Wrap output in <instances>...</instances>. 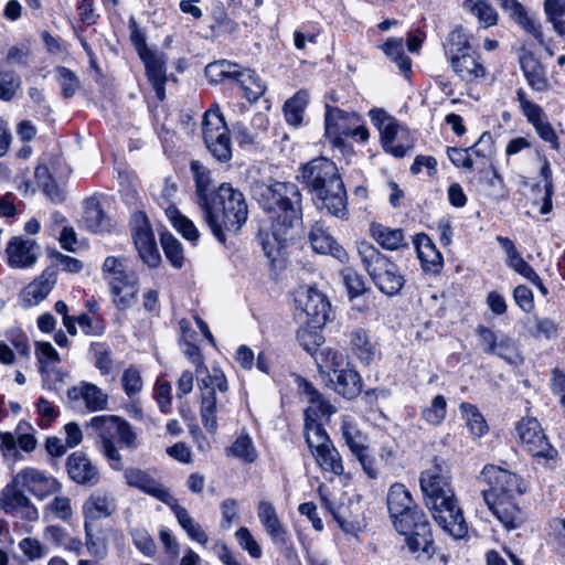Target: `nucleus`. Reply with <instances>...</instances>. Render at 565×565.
Here are the masks:
<instances>
[{"instance_id":"nucleus-53","label":"nucleus","mask_w":565,"mask_h":565,"mask_svg":"<svg viewBox=\"0 0 565 565\" xmlns=\"http://www.w3.org/2000/svg\"><path fill=\"white\" fill-rule=\"evenodd\" d=\"M384 53L391 57L402 72H408L412 66V62L404 53V41L399 39H388L383 45Z\"/></svg>"},{"instance_id":"nucleus-45","label":"nucleus","mask_w":565,"mask_h":565,"mask_svg":"<svg viewBox=\"0 0 565 565\" xmlns=\"http://www.w3.org/2000/svg\"><path fill=\"white\" fill-rule=\"evenodd\" d=\"M238 64L226 60L210 63L205 67V76L212 84H218L224 81H234Z\"/></svg>"},{"instance_id":"nucleus-1","label":"nucleus","mask_w":565,"mask_h":565,"mask_svg":"<svg viewBox=\"0 0 565 565\" xmlns=\"http://www.w3.org/2000/svg\"><path fill=\"white\" fill-rule=\"evenodd\" d=\"M196 203L213 235L225 243V232H238L247 221L244 195L230 183L216 185L212 179H195Z\"/></svg>"},{"instance_id":"nucleus-2","label":"nucleus","mask_w":565,"mask_h":565,"mask_svg":"<svg viewBox=\"0 0 565 565\" xmlns=\"http://www.w3.org/2000/svg\"><path fill=\"white\" fill-rule=\"evenodd\" d=\"M419 483L425 504L436 523L451 537H465L468 525L450 486L449 476L436 465L422 472Z\"/></svg>"},{"instance_id":"nucleus-61","label":"nucleus","mask_w":565,"mask_h":565,"mask_svg":"<svg viewBox=\"0 0 565 565\" xmlns=\"http://www.w3.org/2000/svg\"><path fill=\"white\" fill-rule=\"evenodd\" d=\"M44 514H52L62 521L71 520L73 515L71 499L65 495H55L44 508Z\"/></svg>"},{"instance_id":"nucleus-60","label":"nucleus","mask_w":565,"mask_h":565,"mask_svg":"<svg viewBox=\"0 0 565 565\" xmlns=\"http://www.w3.org/2000/svg\"><path fill=\"white\" fill-rule=\"evenodd\" d=\"M447 402L443 395H437L430 405L422 412V418L430 425H439L446 417Z\"/></svg>"},{"instance_id":"nucleus-10","label":"nucleus","mask_w":565,"mask_h":565,"mask_svg":"<svg viewBox=\"0 0 565 565\" xmlns=\"http://www.w3.org/2000/svg\"><path fill=\"white\" fill-rule=\"evenodd\" d=\"M522 448L540 465L557 459V450L550 444L536 418H521L515 427Z\"/></svg>"},{"instance_id":"nucleus-39","label":"nucleus","mask_w":565,"mask_h":565,"mask_svg":"<svg viewBox=\"0 0 565 565\" xmlns=\"http://www.w3.org/2000/svg\"><path fill=\"white\" fill-rule=\"evenodd\" d=\"M84 223L86 228L93 233L110 232L113 227L111 220L105 214L95 200L86 202Z\"/></svg>"},{"instance_id":"nucleus-57","label":"nucleus","mask_w":565,"mask_h":565,"mask_svg":"<svg viewBox=\"0 0 565 565\" xmlns=\"http://www.w3.org/2000/svg\"><path fill=\"white\" fill-rule=\"evenodd\" d=\"M445 47L450 58L469 52L468 35L462 26H457L449 33Z\"/></svg>"},{"instance_id":"nucleus-62","label":"nucleus","mask_w":565,"mask_h":565,"mask_svg":"<svg viewBox=\"0 0 565 565\" xmlns=\"http://www.w3.org/2000/svg\"><path fill=\"white\" fill-rule=\"evenodd\" d=\"M200 382V388L203 392L213 391L217 388L220 392L227 391V381L223 372L218 369H213L212 373L203 372L201 376H196Z\"/></svg>"},{"instance_id":"nucleus-34","label":"nucleus","mask_w":565,"mask_h":565,"mask_svg":"<svg viewBox=\"0 0 565 565\" xmlns=\"http://www.w3.org/2000/svg\"><path fill=\"white\" fill-rule=\"evenodd\" d=\"M370 234L382 248L387 250H397L407 246L404 232L401 228H391L380 223H372Z\"/></svg>"},{"instance_id":"nucleus-40","label":"nucleus","mask_w":565,"mask_h":565,"mask_svg":"<svg viewBox=\"0 0 565 565\" xmlns=\"http://www.w3.org/2000/svg\"><path fill=\"white\" fill-rule=\"evenodd\" d=\"M350 343L352 352L362 363L369 364L374 360L376 354V347L370 340L365 330H353L350 337Z\"/></svg>"},{"instance_id":"nucleus-15","label":"nucleus","mask_w":565,"mask_h":565,"mask_svg":"<svg viewBox=\"0 0 565 565\" xmlns=\"http://www.w3.org/2000/svg\"><path fill=\"white\" fill-rule=\"evenodd\" d=\"M296 302L301 313L305 315L303 322L312 328H320L329 319L330 302L327 297L313 287H306L297 292Z\"/></svg>"},{"instance_id":"nucleus-47","label":"nucleus","mask_w":565,"mask_h":565,"mask_svg":"<svg viewBox=\"0 0 565 565\" xmlns=\"http://www.w3.org/2000/svg\"><path fill=\"white\" fill-rule=\"evenodd\" d=\"M318 491L324 507L332 514L342 531L345 533H354L358 529V523L347 515L345 510L342 507H335L333 504V502L328 498L323 487H319Z\"/></svg>"},{"instance_id":"nucleus-22","label":"nucleus","mask_w":565,"mask_h":565,"mask_svg":"<svg viewBox=\"0 0 565 565\" xmlns=\"http://www.w3.org/2000/svg\"><path fill=\"white\" fill-rule=\"evenodd\" d=\"M308 241L316 253L329 254L341 263L349 259L345 249L334 241L322 221H317L311 225Z\"/></svg>"},{"instance_id":"nucleus-58","label":"nucleus","mask_w":565,"mask_h":565,"mask_svg":"<svg viewBox=\"0 0 565 565\" xmlns=\"http://www.w3.org/2000/svg\"><path fill=\"white\" fill-rule=\"evenodd\" d=\"M228 452L246 462H253L257 458V451L248 435H241L230 447Z\"/></svg>"},{"instance_id":"nucleus-56","label":"nucleus","mask_w":565,"mask_h":565,"mask_svg":"<svg viewBox=\"0 0 565 565\" xmlns=\"http://www.w3.org/2000/svg\"><path fill=\"white\" fill-rule=\"evenodd\" d=\"M486 141H491V135L489 132H483L479 140L470 149L448 148V158L456 167L470 168L472 166V160L469 151L478 153L476 148Z\"/></svg>"},{"instance_id":"nucleus-59","label":"nucleus","mask_w":565,"mask_h":565,"mask_svg":"<svg viewBox=\"0 0 565 565\" xmlns=\"http://www.w3.org/2000/svg\"><path fill=\"white\" fill-rule=\"evenodd\" d=\"M161 245L172 266L175 268L182 267L184 257L181 243L173 235L164 233L161 235Z\"/></svg>"},{"instance_id":"nucleus-64","label":"nucleus","mask_w":565,"mask_h":565,"mask_svg":"<svg viewBox=\"0 0 565 565\" xmlns=\"http://www.w3.org/2000/svg\"><path fill=\"white\" fill-rule=\"evenodd\" d=\"M19 550L31 562L43 558L49 554V548L35 537H24L19 544Z\"/></svg>"},{"instance_id":"nucleus-44","label":"nucleus","mask_w":565,"mask_h":565,"mask_svg":"<svg viewBox=\"0 0 565 565\" xmlns=\"http://www.w3.org/2000/svg\"><path fill=\"white\" fill-rule=\"evenodd\" d=\"M459 408L472 436L481 437L488 431L487 422L475 405L463 402Z\"/></svg>"},{"instance_id":"nucleus-28","label":"nucleus","mask_w":565,"mask_h":565,"mask_svg":"<svg viewBox=\"0 0 565 565\" xmlns=\"http://www.w3.org/2000/svg\"><path fill=\"white\" fill-rule=\"evenodd\" d=\"M66 470L68 477L78 484L93 486L99 480L97 467L81 451H75L67 457Z\"/></svg>"},{"instance_id":"nucleus-13","label":"nucleus","mask_w":565,"mask_h":565,"mask_svg":"<svg viewBox=\"0 0 565 565\" xmlns=\"http://www.w3.org/2000/svg\"><path fill=\"white\" fill-rule=\"evenodd\" d=\"M267 213L269 214L270 232L275 244L265 239L262 245L265 255L274 259L275 252L282 247L289 236L291 237L292 230L301 224V209L300 204H295Z\"/></svg>"},{"instance_id":"nucleus-6","label":"nucleus","mask_w":565,"mask_h":565,"mask_svg":"<svg viewBox=\"0 0 565 565\" xmlns=\"http://www.w3.org/2000/svg\"><path fill=\"white\" fill-rule=\"evenodd\" d=\"M358 253L373 282L383 294L395 296L401 291L405 279L393 262L367 242L359 243Z\"/></svg>"},{"instance_id":"nucleus-29","label":"nucleus","mask_w":565,"mask_h":565,"mask_svg":"<svg viewBox=\"0 0 565 565\" xmlns=\"http://www.w3.org/2000/svg\"><path fill=\"white\" fill-rule=\"evenodd\" d=\"M115 498L103 490L94 491L83 504L84 524L110 516L116 511Z\"/></svg>"},{"instance_id":"nucleus-43","label":"nucleus","mask_w":565,"mask_h":565,"mask_svg":"<svg viewBox=\"0 0 565 565\" xmlns=\"http://www.w3.org/2000/svg\"><path fill=\"white\" fill-rule=\"evenodd\" d=\"M317 463L324 471H330L335 476H341L344 471L342 459L333 444L322 448L313 454Z\"/></svg>"},{"instance_id":"nucleus-49","label":"nucleus","mask_w":565,"mask_h":565,"mask_svg":"<svg viewBox=\"0 0 565 565\" xmlns=\"http://www.w3.org/2000/svg\"><path fill=\"white\" fill-rule=\"evenodd\" d=\"M302 177H340L338 168L326 157H318L302 166Z\"/></svg>"},{"instance_id":"nucleus-21","label":"nucleus","mask_w":565,"mask_h":565,"mask_svg":"<svg viewBox=\"0 0 565 565\" xmlns=\"http://www.w3.org/2000/svg\"><path fill=\"white\" fill-rule=\"evenodd\" d=\"M6 253L10 267L25 269L36 264L40 246L35 239L14 236L8 242Z\"/></svg>"},{"instance_id":"nucleus-25","label":"nucleus","mask_w":565,"mask_h":565,"mask_svg":"<svg viewBox=\"0 0 565 565\" xmlns=\"http://www.w3.org/2000/svg\"><path fill=\"white\" fill-rule=\"evenodd\" d=\"M57 281V269L46 267L40 276L31 281L22 292V301L25 307H32L43 301L52 291Z\"/></svg>"},{"instance_id":"nucleus-18","label":"nucleus","mask_w":565,"mask_h":565,"mask_svg":"<svg viewBox=\"0 0 565 565\" xmlns=\"http://www.w3.org/2000/svg\"><path fill=\"white\" fill-rule=\"evenodd\" d=\"M132 238L142 263L151 268L158 267L161 263V256L150 224L143 214L137 215L135 218Z\"/></svg>"},{"instance_id":"nucleus-9","label":"nucleus","mask_w":565,"mask_h":565,"mask_svg":"<svg viewBox=\"0 0 565 565\" xmlns=\"http://www.w3.org/2000/svg\"><path fill=\"white\" fill-rule=\"evenodd\" d=\"M252 194L264 211L270 212L289 205L300 204L298 186L289 181L265 182L258 179L252 184Z\"/></svg>"},{"instance_id":"nucleus-52","label":"nucleus","mask_w":565,"mask_h":565,"mask_svg":"<svg viewBox=\"0 0 565 565\" xmlns=\"http://www.w3.org/2000/svg\"><path fill=\"white\" fill-rule=\"evenodd\" d=\"M306 427V441L311 449L312 455L322 448L332 444L324 428L313 422L305 424Z\"/></svg>"},{"instance_id":"nucleus-23","label":"nucleus","mask_w":565,"mask_h":565,"mask_svg":"<svg viewBox=\"0 0 565 565\" xmlns=\"http://www.w3.org/2000/svg\"><path fill=\"white\" fill-rule=\"evenodd\" d=\"M124 476L130 487L143 491L164 504L173 503L174 497L170 491L154 480L148 472L137 468H129L125 471Z\"/></svg>"},{"instance_id":"nucleus-12","label":"nucleus","mask_w":565,"mask_h":565,"mask_svg":"<svg viewBox=\"0 0 565 565\" xmlns=\"http://www.w3.org/2000/svg\"><path fill=\"white\" fill-rule=\"evenodd\" d=\"M305 180L319 209H326L331 215L338 217L347 214V191L342 179Z\"/></svg>"},{"instance_id":"nucleus-24","label":"nucleus","mask_w":565,"mask_h":565,"mask_svg":"<svg viewBox=\"0 0 565 565\" xmlns=\"http://www.w3.org/2000/svg\"><path fill=\"white\" fill-rule=\"evenodd\" d=\"M298 390L309 403L305 411L306 423H318L321 417H329L335 412V408L323 398V396L315 388V386L302 377H298Z\"/></svg>"},{"instance_id":"nucleus-11","label":"nucleus","mask_w":565,"mask_h":565,"mask_svg":"<svg viewBox=\"0 0 565 565\" xmlns=\"http://www.w3.org/2000/svg\"><path fill=\"white\" fill-rule=\"evenodd\" d=\"M202 136L206 148L216 160L226 162L232 158L230 130L218 108L205 111L202 121Z\"/></svg>"},{"instance_id":"nucleus-35","label":"nucleus","mask_w":565,"mask_h":565,"mask_svg":"<svg viewBox=\"0 0 565 565\" xmlns=\"http://www.w3.org/2000/svg\"><path fill=\"white\" fill-rule=\"evenodd\" d=\"M174 513L179 525L186 532L189 537L199 544L205 545L209 536L201 525L190 515L189 511L178 503L173 498V503L167 504Z\"/></svg>"},{"instance_id":"nucleus-26","label":"nucleus","mask_w":565,"mask_h":565,"mask_svg":"<svg viewBox=\"0 0 565 565\" xmlns=\"http://www.w3.org/2000/svg\"><path fill=\"white\" fill-rule=\"evenodd\" d=\"M40 188L49 201L54 204L63 203L67 196V184L65 179H26L19 190L24 195H33Z\"/></svg>"},{"instance_id":"nucleus-42","label":"nucleus","mask_w":565,"mask_h":565,"mask_svg":"<svg viewBox=\"0 0 565 565\" xmlns=\"http://www.w3.org/2000/svg\"><path fill=\"white\" fill-rule=\"evenodd\" d=\"M543 10L554 32L565 38V0H544Z\"/></svg>"},{"instance_id":"nucleus-32","label":"nucleus","mask_w":565,"mask_h":565,"mask_svg":"<svg viewBox=\"0 0 565 565\" xmlns=\"http://www.w3.org/2000/svg\"><path fill=\"white\" fill-rule=\"evenodd\" d=\"M333 388L343 397L353 398L362 391V380L360 374L350 367L333 369V375L330 376Z\"/></svg>"},{"instance_id":"nucleus-14","label":"nucleus","mask_w":565,"mask_h":565,"mask_svg":"<svg viewBox=\"0 0 565 565\" xmlns=\"http://www.w3.org/2000/svg\"><path fill=\"white\" fill-rule=\"evenodd\" d=\"M386 501L396 531H407L411 522L425 516L403 483L396 482L390 487Z\"/></svg>"},{"instance_id":"nucleus-30","label":"nucleus","mask_w":565,"mask_h":565,"mask_svg":"<svg viewBox=\"0 0 565 565\" xmlns=\"http://www.w3.org/2000/svg\"><path fill=\"white\" fill-rule=\"evenodd\" d=\"M413 243L423 269L425 271L438 273L443 267V255L436 248L430 237L425 233H420L414 236Z\"/></svg>"},{"instance_id":"nucleus-20","label":"nucleus","mask_w":565,"mask_h":565,"mask_svg":"<svg viewBox=\"0 0 565 565\" xmlns=\"http://www.w3.org/2000/svg\"><path fill=\"white\" fill-rule=\"evenodd\" d=\"M138 54L145 64L146 74L157 97L166 98L167 57L163 53L149 49L146 44L138 46Z\"/></svg>"},{"instance_id":"nucleus-16","label":"nucleus","mask_w":565,"mask_h":565,"mask_svg":"<svg viewBox=\"0 0 565 565\" xmlns=\"http://www.w3.org/2000/svg\"><path fill=\"white\" fill-rule=\"evenodd\" d=\"M23 490L21 484H15V477L13 476L11 482L0 493V510L30 522L36 521L39 511Z\"/></svg>"},{"instance_id":"nucleus-48","label":"nucleus","mask_w":565,"mask_h":565,"mask_svg":"<svg viewBox=\"0 0 565 565\" xmlns=\"http://www.w3.org/2000/svg\"><path fill=\"white\" fill-rule=\"evenodd\" d=\"M307 103L308 97L303 92H298L285 103L284 113L288 124L298 126L302 121Z\"/></svg>"},{"instance_id":"nucleus-51","label":"nucleus","mask_w":565,"mask_h":565,"mask_svg":"<svg viewBox=\"0 0 565 565\" xmlns=\"http://www.w3.org/2000/svg\"><path fill=\"white\" fill-rule=\"evenodd\" d=\"M25 429L33 430L26 423H20L17 427V431L12 433L14 441V450L10 451L7 457H17L18 447L25 451L31 452L35 449L38 441L32 433L25 431Z\"/></svg>"},{"instance_id":"nucleus-7","label":"nucleus","mask_w":565,"mask_h":565,"mask_svg":"<svg viewBox=\"0 0 565 565\" xmlns=\"http://www.w3.org/2000/svg\"><path fill=\"white\" fill-rule=\"evenodd\" d=\"M326 136L334 147L347 150L344 138L352 137L361 142L369 139V130L362 124L361 117L354 111H345L327 105L324 116ZM348 150H351L348 147Z\"/></svg>"},{"instance_id":"nucleus-37","label":"nucleus","mask_w":565,"mask_h":565,"mask_svg":"<svg viewBox=\"0 0 565 565\" xmlns=\"http://www.w3.org/2000/svg\"><path fill=\"white\" fill-rule=\"evenodd\" d=\"M495 239L507 254V264L509 267H511L527 280L534 276L536 271L529 263L524 260V258L518 252L514 243L509 237L499 235Z\"/></svg>"},{"instance_id":"nucleus-17","label":"nucleus","mask_w":565,"mask_h":565,"mask_svg":"<svg viewBox=\"0 0 565 565\" xmlns=\"http://www.w3.org/2000/svg\"><path fill=\"white\" fill-rule=\"evenodd\" d=\"M15 484L21 487L35 497L38 500H44L50 495L57 494L62 484L53 476L36 468H24L14 475Z\"/></svg>"},{"instance_id":"nucleus-54","label":"nucleus","mask_w":565,"mask_h":565,"mask_svg":"<svg viewBox=\"0 0 565 565\" xmlns=\"http://www.w3.org/2000/svg\"><path fill=\"white\" fill-rule=\"evenodd\" d=\"M491 355H497L510 364H519L522 362V356L516 344L505 334H500Z\"/></svg>"},{"instance_id":"nucleus-46","label":"nucleus","mask_w":565,"mask_h":565,"mask_svg":"<svg viewBox=\"0 0 565 565\" xmlns=\"http://www.w3.org/2000/svg\"><path fill=\"white\" fill-rule=\"evenodd\" d=\"M166 214L170 218L173 227L182 234V236L191 242L198 241L200 234L196 226L191 220L182 215L173 205H168Z\"/></svg>"},{"instance_id":"nucleus-50","label":"nucleus","mask_w":565,"mask_h":565,"mask_svg":"<svg viewBox=\"0 0 565 565\" xmlns=\"http://www.w3.org/2000/svg\"><path fill=\"white\" fill-rule=\"evenodd\" d=\"M201 419L207 431L215 433L217 428L216 396L213 391L202 393Z\"/></svg>"},{"instance_id":"nucleus-5","label":"nucleus","mask_w":565,"mask_h":565,"mask_svg":"<svg viewBox=\"0 0 565 565\" xmlns=\"http://www.w3.org/2000/svg\"><path fill=\"white\" fill-rule=\"evenodd\" d=\"M102 277L118 310H128L137 302L139 280L135 273L128 270L126 257L107 256L102 264Z\"/></svg>"},{"instance_id":"nucleus-8","label":"nucleus","mask_w":565,"mask_h":565,"mask_svg":"<svg viewBox=\"0 0 565 565\" xmlns=\"http://www.w3.org/2000/svg\"><path fill=\"white\" fill-rule=\"evenodd\" d=\"M369 116L371 122L377 128L381 143L387 153L402 158L413 149L414 145L409 130L393 116L381 108L371 109Z\"/></svg>"},{"instance_id":"nucleus-4","label":"nucleus","mask_w":565,"mask_h":565,"mask_svg":"<svg viewBox=\"0 0 565 565\" xmlns=\"http://www.w3.org/2000/svg\"><path fill=\"white\" fill-rule=\"evenodd\" d=\"M100 438L103 455L114 470L122 469V459L115 445L117 440L121 447L136 449L138 447L137 434L131 425L124 418L115 415H100L93 417L87 424Z\"/></svg>"},{"instance_id":"nucleus-36","label":"nucleus","mask_w":565,"mask_h":565,"mask_svg":"<svg viewBox=\"0 0 565 565\" xmlns=\"http://www.w3.org/2000/svg\"><path fill=\"white\" fill-rule=\"evenodd\" d=\"M234 81L238 83L249 102L258 100L266 92L265 83L255 74L254 71L243 68L238 65Z\"/></svg>"},{"instance_id":"nucleus-33","label":"nucleus","mask_w":565,"mask_h":565,"mask_svg":"<svg viewBox=\"0 0 565 565\" xmlns=\"http://www.w3.org/2000/svg\"><path fill=\"white\" fill-rule=\"evenodd\" d=\"M520 65L533 90L545 92L548 88V81L542 64L532 53H525L520 57Z\"/></svg>"},{"instance_id":"nucleus-31","label":"nucleus","mask_w":565,"mask_h":565,"mask_svg":"<svg viewBox=\"0 0 565 565\" xmlns=\"http://www.w3.org/2000/svg\"><path fill=\"white\" fill-rule=\"evenodd\" d=\"M502 10L508 11L510 18L524 31L533 35L540 42L543 41L542 25L532 19L525 8L518 0H497Z\"/></svg>"},{"instance_id":"nucleus-3","label":"nucleus","mask_w":565,"mask_h":565,"mask_svg":"<svg viewBox=\"0 0 565 565\" xmlns=\"http://www.w3.org/2000/svg\"><path fill=\"white\" fill-rule=\"evenodd\" d=\"M482 480L489 486L482 498L492 514L507 530H514L523 522L519 498L525 492V483L518 475L494 465H486Z\"/></svg>"},{"instance_id":"nucleus-38","label":"nucleus","mask_w":565,"mask_h":565,"mask_svg":"<svg viewBox=\"0 0 565 565\" xmlns=\"http://www.w3.org/2000/svg\"><path fill=\"white\" fill-rule=\"evenodd\" d=\"M450 61L456 74L465 81H472L484 76V67L478 58L469 52L455 55Z\"/></svg>"},{"instance_id":"nucleus-41","label":"nucleus","mask_w":565,"mask_h":565,"mask_svg":"<svg viewBox=\"0 0 565 565\" xmlns=\"http://www.w3.org/2000/svg\"><path fill=\"white\" fill-rule=\"evenodd\" d=\"M341 434L354 456L366 450V436L349 416L342 417Z\"/></svg>"},{"instance_id":"nucleus-27","label":"nucleus","mask_w":565,"mask_h":565,"mask_svg":"<svg viewBox=\"0 0 565 565\" xmlns=\"http://www.w3.org/2000/svg\"><path fill=\"white\" fill-rule=\"evenodd\" d=\"M406 536V544L413 553L423 552L428 556L433 555V535L426 515L419 520L411 522L409 530L397 531Z\"/></svg>"},{"instance_id":"nucleus-55","label":"nucleus","mask_w":565,"mask_h":565,"mask_svg":"<svg viewBox=\"0 0 565 565\" xmlns=\"http://www.w3.org/2000/svg\"><path fill=\"white\" fill-rule=\"evenodd\" d=\"M467 10L472 13L484 28H489L498 23V12L488 2V0H477L469 4Z\"/></svg>"},{"instance_id":"nucleus-19","label":"nucleus","mask_w":565,"mask_h":565,"mask_svg":"<svg viewBox=\"0 0 565 565\" xmlns=\"http://www.w3.org/2000/svg\"><path fill=\"white\" fill-rule=\"evenodd\" d=\"M108 401L107 393L86 381H81L67 390V402L73 408H78L83 404L87 412L95 413L107 409Z\"/></svg>"},{"instance_id":"nucleus-63","label":"nucleus","mask_w":565,"mask_h":565,"mask_svg":"<svg viewBox=\"0 0 565 565\" xmlns=\"http://www.w3.org/2000/svg\"><path fill=\"white\" fill-rule=\"evenodd\" d=\"M121 385L129 398L137 396L143 386L140 371L135 366L126 369L121 375Z\"/></svg>"}]
</instances>
